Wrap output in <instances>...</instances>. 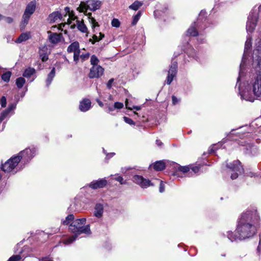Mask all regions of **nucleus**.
<instances>
[{
    "label": "nucleus",
    "mask_w": 261,
    "mask_h": 261,
    "mask_svg": "<svg viewBox=\"0 0 261 261\" xmlns=\"http://www.w3.org/2000/svg\"><path fill=\"white\" fill-rule=\"evenodd\" d=\"M74 219V217L73 214L68 215L65 218L64 220L62 221V224L65 225H67L70 224L71 222L73 221Z\"/></svg>",
    "instance_id": "nucleus-32"
},
{
    "label": "nucleus",
    "mask_w": 261,
    "mask_h": 261,
    "mask_svg": "<svg viewBox=\"0 0 261 261\" xmlns=\"http://www.w3.org/2000/svg\"><path fill=\"white\" fill-rule=\"evenodd\" d=\"M132 180L134 183L143 189H146L154 185L149 179L145 178L142 176L139 175L133 176Z\"/></svg>",
    "instance_id": "nucleus-12"
},
{
    "label": "nucleus",
    "mask_w": 261,
    "mask_h": 261,
    "mask_svg": "<svg viewBox=\"0 0 261 261\" xmlns=\"http://www.w3.org/2000/svg\"><path fill=\"white\" fill-rule=\"evenodd\" d=\"M99 62V60L95 55H93L91 57L90 63L92 65V66H94L96 65H98Z\"/></svg>",
    "instance_id": "nucleus-39"
},
{
    "label": "nucleus",
    "mask_w": 261,
    "mask_h": 261,
    "mask_svg": "<svg viewBox=\"0 0 261 261\" xmlns=\"http://www.w3.org/2000/svg\"><path fill=\"white\" fill-rule=\"evenodd\" d=\"M19 162V158L14 156L11 157L4 164H2L1 168L5 172H12L13 173H15L18 170L17 165Z\"/></svg>",
    "instance_id": "nucleus-7"
},
{
    "label": "nucleus",
    "mask_w": 261,
    "mask_h": 261,
    "mask_svg": "<svg viewBox=\"0 0 261 261\" xmlns=\"http://www.w3.org/2000/svg\"><path fill=\"white\" fill-rule=\"evenodd\" d=\"M259 217L256 210H247L243 213L238 221L237 233L240 234L241 240L253 237L256 232Z\"/></svg>",
    "instance_id": "nucleus-2"
},
{
    "label": "nucleus",
    "mask_w": 261,
    "mask_h": 261,
    "mask_svg": "<svg viewBox=\"0 0 261 261\" xmlns=\"http://www.w3.org/2000/svg\"><path fill=\"white\" fill-rule=\"evenodd\" d=\"M56 74V70L55 68H53L51 71L47 75V77L46 80V85L47 87H48L51 83L53 79L55 76Z\"/></svg>",
    "instance_id": "nucleus-27"
},
{
    "label": "nucleus",
    "mask_w": 261,
    "mask_h": 261,
    "mask_svg": "<svg viewBox=\"0 0 261 261\" xmlns=\"http://www.w3.org/2000/svg\"><path fill=\"white\" fill-rule=\"evenodd\" d=\"M30 38V33H22L19 37L16 39L15 42L20 43L23 41H27Z\"/></svg>",
    "instance_id": "nucleus-28"
},
{
    "label": "nucleus",
    "mask_w": 261,
    "mask_h": 261,
    "mask_svg": "<svg viewBox=\"0 0 261 261\" xmlns=\"http://www.w3.org/2000/svg\"><path fill=\"white\" fill-rule=\"evenodd\" d=\"M3 19L8 23H11L13 22V18L10 17L4 16Z\"/></svg>",
    "instance_id": "nucleus-53"
},
{
    "label": "nucleus",
    "mask_w": 261,
    "mask_h": 261,
    "mask_svg": "<svg viewBox=\"0 0 261 261\" xmlns=\"http://www.w3.org/2000/svg\"><path fill=\"white\" fill-rule=\"evenodd\" d=\"M16 107V103H12L9 105L8 107L0 114V123L5 119L14 114V111Z\"/></svg>",
    "instance_id": "nucleus-15"
},
{
    "label": "nucleus",
    "mask_w": 261,
    "mask_h": 261,
    "mask_svg": "<svg viewBox=\"0 0 261 261\" xmlns=\"http://www.w3.org/2000/svg\"><path fill=\"white\" fill-rule=\"evenodd\" d=\"M252 69L253 79L249 84L242 83L244 71L236 86H238L239 94L242 99L251 102L261 97V41L256 43L252 55Z\"/></svg>",
    "instance_id": "nucleus-1"
},
{
    "label": "nucleus",
    "mask_w": 261,
    "mask_h": 261,
    "mask_svg": "<svg viewBox=\"0 0 261 261\" xmlns=\"http://www.w3.org/2000/svg\"><path fill=\"white\" fill-rule=\"evenodd\" d=\"M107 180L105 178H101L96 180H93L89 185V187L92 189L102 188L107 185Z\"/></svg>",
    "instance_id": "nucleus-18"
},
{
    "label": "nucleus",
    "mask_w": 261,
    "mask_h": 261,
    "mask_svg": "<svg viewBox=\"0 0 261 261\" xmlns=\"http://www.w3.org/2000/svg\"><path fill=\"white\" fill-rule=\"evenodd\" d=\"M259 17H261V5L257 9L254 8L251 10L248 17V20L246 23V31L248 35L247 37V39L245 42L244 54L240 66V72L238 77V83L241 79L243 71L245 70L246 68L248 52L252 47V39L249 34L252 33L254 30Z\"/></svg>",
    "instance_id": "nucleus-3"
},
{
    "label": "nucleus",
    "mask_w": 261,
    "mask_h": 261,
    "mask_svg": "<svg viewBox=\"0 0 261 261\" xmlns=\"http://www.w3.org/2000/svg\"><path fill=\"white\" fill-rule=\"evenodd\" d=\"M206 12L204 10H201L200 12L196 21L191 24L190 28L187 31L185 34V41L187 45L186 53L188 56L192 58L196 61L201 62V59L198 53L195 50L193 47L190 44L191 39L190 36H197L198 35V31L203 30L206 27V24H203V21L206 19Z\"/></svg>",
    "instance_id": "nucleus-4"
},
{
    "label": "nucleus",
    "mask_w": 261,
    "mask_h": 261,
    "mask_svg": "<svg viewBox=\"0 0 261 261\" xmlns=\"http://www.w3.org/2000/svg\"><path fill=\"white\" fill-rule=\"evenodd\" d=\"M91 108V102L89 99L84 98L81 100L79 105V109L81 112L88 111Z\"/></svg>",
    "instance_id": "nucleus-21"
},
{
    "label": "nucleus",
    "mask_w": 261,
    "mask_h": 261,
    "mask_svg": "<svg viewBox=\"0 0 261 261\" xmlns=\"http://www.w3.org/2000/svg\"><path fill=\"white\" fill-rule=\"evenodd\" d=\"M165 167V163L163 161H156L153 165L154 169L156 171L163 170Z\"/></svg>",
    "instance_id": "nucleus-26"
},
{
    "label": "nucleus",
    "mask_w": 261,
    "mask_h": 261,
    "mask_svg": "<svg viewBox=\"0 0 261 261\" xmlns=\"http://www.w3.org/2000/svg\"><path fill=\"white\" fill-rule=\"evenodd\" d=\"M226 236L227 238L231 241L233 242L236 241L237 240H241V238L239 237L240 234L237 233V229L236 230L235 232H233L231 231H227L226 232Z\"/></svg>",
    "instance_id": "nucleus-24"
},
{
    "label": "nucleus",
    "mask_w": 261,
    "mask_h": 261,
    "mask_svg": "<svg viewBox=\"0 0 261 261\" xmlns=\"http://www.w3.org/2000/svg\"><path fill=\"white\" fill-rule=\"evenodd\" d=\"M37 65H38V69L39 70H41L42 69V65L41 64V63L40 62H37Z\"/></svg>",
    "instance_id": "nucleus-64"
},
{
    "label": "nucleus",
    "mask_w": 261,
    "mask_h": 261,
    "mask_svg": "<svg viewBox=\"0 0 261 261\" xmlns=\"http://www.w3.org/2000/svg\"><path fill=\"white\" fill-rule=\"evenodd\" d=\"M77 237V236L74 234L71 237L63 240V243L65 245H69L76 240Z\"/></svg>",
    "instance_id": "nucleus-33"
},
{
    "label": "nucleus",
    "mask_w": 261,
    "mask_h": 261,
    "mask_svg": "<svg viewBox=\"0 0 261 261\" xmlns=\"http://www.w3.org/2000/svg\"><path fill=\"white\" fill-rule=\"evenodd\" d=\"M86 222V219L85 218L76 219L70 224L69 229L71 232L77 236L81 233L90 234L91 231L90 225H85Z\"/></svg>",
    "instance_id": "nucleus-5"
},
{
    "label": "nucleus",
    "mask_w": 261,
    "mask_h": 261,
    "mask_svg": "<svg viewBox=\"0 0 261 261\" xmlns=\"http://www.w3.org/2000/svg\"><path fill=\"white\" fill-rule=\"evenodd\" d=\"M103 213V206L102 204L100 203H97L94 207V216L98 218H100L102 216Z\"/></svg>",
    "instance_id": "nucleus-22"
},
{
    "label": "nucleus",
    "mask_w": 261,
    "mask_h": 261,
    "mask_svg": "<svg viewBox=\"0 0 261 261\" xmlns=\"http://www.w3.org/2000/svg\"><path fill=\"white\" fill-rule=\"evenodd\" d=\"M0 105L2 108H5L7 105V100L5 96H3L0 99Z\"/></svg>",
    "instance_id": "nucleus-45"
},
{
    "label": "nucleus",
    "mask_w": 261,
    "mask_h": 261,
    "mask_svg": "<svg viewBox=\"0 0 261 261\" xmlns=\"http://www.w3.org/2000/svg\"><path fill=\"white\" fill-rule=\"evenodd\" d=\"M197 40L199 43H203L206 42L205 37L203 35H199L197 38Z\"/></svg>",
    "instance_id": "nucleus-49"
},
{
    "label": "nucleus",
    "mask_w": 261,
    "mask_h": 261,
    "mask_svg": "<svg viewBox=\"0 0 261 261\" xmlns=\"http://www.w3.org/2000/svg\"><path fill=\"white\" fill-rule=\"evenodd\" d=\"M177 63L176 61H172L170 66L168 74L166 81L167 85H170L172 82L173 78L177 73Z\"/></svg>",
    "instance_id": "nucleus-14"
},
{
    "label": "nucleus",
    "mask_w": 261,
    "mask_h": 261,
    "mask_svg": "<svg viewBox=\"0 0 261 261\" xmlns=\"http://www.w3.org/2000/svg\"><path fill=\"white\" fill-rule=\"evenodd\" d=\"M126 108L129 110H132L133 107H130V105H129L128 100L126 99L125 102Z\"/></svg>",
    "instance_id": "nucleus-58"
},
{
    "label": "nucleus",
    "mask_w": 261,
    "mask_h": 261,
    "mask_svg": "<svg viewBox=\"0 0 261 261\" xmlns=\"http://www.w3.org/2000/svg\"><path fill=\"white\" fill-rule=\"evenodd\" d=\"M101 2L98 1H88L87 3L81 4L77 8L80 12L85 13L87 10L95 11L100 8Z\"/></svg>",
    "instance_id": "nucleus-10"
},
{
    "label": "nucleus",
    "mask_w": 261,
    "mask_h": 261,
    "mask_svg": "<svg viewBox=\"0 0 261 261\" xmlns=\"http://www.w3.org/2000/svg\"><path fill=\"white\" fill-rule=\"evenodd\" d=\"M156 144L159 146V147H161L163 145V143L162 142V141L160 140H156Z\"/></svg>",
    "instance_id": "nucleus-60"
},
{
    "label": "nucleus",
    "mask_w": 261,
    "mask_h": 261,
    "mask_svg": "<svg viewBox=\"0 0 261 261\" xmlns=\"http://www.w3.org/2000/svg\"><path fill=\"white\" fill-rule=\"evenodd\" d=\"M180 101V99L177 98L175 96H172V103L173 105L179 104Z\"/></svg>",
    "instance_id": "nucleus-44"
},
{
    "label": "nucleus",
    "mask_w": 261,
    "mask_h": 261,
    "mask_svg": "<svg viewBox=\"0 0 261 261\" xmlns=\"http://www.w3.org/2000/svg\"><path fill=\"white\" fill-rule=\"evenodd\" d=\"M36 1H32L26 7L20 27L21 30H23L25 25L28 23L31 16L33 14L36 9Z\"/></svg>",
    "instance_id": "nucleus-9"
},
{
    "label": "nucleus",
    "mask_w": 261,
    "mask_h": 261,
    "mask_svg": "<svg viewBox=\"0 0 261 261\" xmlns=\"http://www.w3.org/2000/svg\"><path fill=\"white\" fill-rule=\"evenodd\" d=\"M123 120L126 123H127L128 124H130V125H134L135 124L134 121L130 118L124 116V117H123Z\"/></svg>",
    "instance_id": "nucleus-47"
},
{
    "label": "nucleus",
    "mask_w": 261,
    "mask_h": 261,
    "mask_svg": "<svg viewBox=\"0 0 261 261\" xmlns=\"http://www.w3.org/2000/svg\"><path fill=\"white\" fill-rule=\"evenodd\" d=\"M90 54L89 53H87L85 54H82L80 56L81 58H82L83 60H85L87 59L89 57Z\"/></svg>",
    "instance_id": "nucleus-54"
},
{
    "label": "nucleus",
    "mask_w": 261,
    "mask_h": 261,
    "mask_svg": "<svg viewBox=\"0 0 261 261\" xmlns=\"http://www.w3.org/2000/svg\"><path fill=\"white\" fill-rule=\"evenodd\" d=\"M111 24L114 27L118 28L120 26V22L118 19L114 18L112 20Z\"/></svg>",
    "instance_id": "nucleus-46"
},
{
    "label": "nucleus",
    "mask_w": 261,
    "mask_h": 261,
    "mask_svg": "<svg viewBox=\"0 0 261 261\" xmlns=\"http://www.w3.org/2000/svg\"><path fill=\"white\" fill-rule=\"evenodd\" d=\"M115 154V153L114 152H111V153H108V154H107L106 159L109 160L110 158H112Z\"/></svg>",
    "instance_id": "nucleus-56"
},
{
    "label": "nucleus",
    "mask_w": 261,
    "mask_h": 261,
    "mask_svg": "<svg viewBox=\"0 0 261 261\" xmlns=\"http://www.w3.org/2000/svg\"><path fill=\"white\" fill-rule=\"evenodd\" d=\"M39 261H54L53 259L47 258L46 257H42L39 259Z\"/></svg>",
    "instance_id": "nucleus-59"
},
{
    "label": "nucleus",
    "mask_w": 261,
    "mask_h": 261,
    "mask_svg": "<svg viewBox=\"0 0 261 261\" xmlns=\"http://www.w3.org/2000/svg\"><path fill=\"white\" fill-rule=\"evenodd\" d=\"M114 106L115 109H121L123 108L124 105H123V103L122 102H116L114 103Z\"/></svg>",
    "instance_id": "nucleus-48"
},
{
    "label": "nucleus",
    "mask_w": 261,
    "mask_h": 261,
    "mask_svg": "<svg viewBox=\"0 0 261 261\" xmlns=\"http://www.w3.org/2000/svg\"><path fill=\"white\" fill-rule=\"evenodd\" d=\"M25 83V79L22 77H18L16 80V84L19 89L21 88Z\"/></svg>",
    "instance_id": "nucleus-37"
},
{
    "label": "nucleus",
    "mask_w": 261,
    "mask_h": 261,
    "mask_svg": "<svg viewBox=\"0 0 261 261\" xmlns=\"http://www.w3.org/2000/svg\"><path fill=\"white\" fill-rule=\"evenodd\" d=\"M114 179L120 182L121 185H125L126 184V180H124L123 177L121 176H116Z\"/></svg>",
    "instance_id": "nucleus-43"
},
{
    "label": "nucleus",
    "mask_w": 261,
    "mask_h": 261,
    "mask_svg": "<svg viewBox=\"0 0 261 261\" xmlns=\"http://www.w3.org/2000/svg\"><path fill=\"white\" fill-rule=\"evenodd\" d=\"M160 187H159V191L160 193H163L165 191V185L164 184L163 181H160Z\"/></svg>",
    "instance_id": "nucleus-50"
},
{
    "label": "nucleus",
    "mask_w": 261,
    "mask_h": 261,
    "mask_svg": "<svg viewBox=\"0 0 261 261\" xmlns=\"http://www.w3.org/2000/svg\"><path fill=\"white\" fill-rule=\"evenodd\" d=\"M80 48L79 43L77 41L72 42L67 48L69 53H73Z\"/></svg>",
    "instance_id": "nucleus-29"
},
{
    "label": "nucleus",
    "mask_w": 261,
    "mask_h": 261,
    "mask_svg": "<svg viewBox=\"0 0 261 261\" xmlns=\"http://www.w3.org/2000/svg\"><path fill=\"white\" fill-rule=\"evenodd\" d=\"M175 167L177 168V171L174 173L173 175L174 176L182 177V176L179 175V172H181L183 174H187L188 176H191L190 174V168L189 166H181L178 164H176Z\"/></svg>",
    "instance_id": "nucleus-20"
},
{
    "label": "nucleus",
    "mask_w": 261,
    "mask_h": 261,
    "mask_svg": "<svg viewBox=\"0 0 261 261\" xmlns=\"http://www.w3.org/2000/svg\"><path fill=\"white\" fill-rule=\"evenodd\" d=\"M228 173L230 174L232 179H236L239 175L243 172L244 169L239 160L234 161L231 163H227L226 165Z\"/></svg>",
    "instance_id": "nucleus-6"
},
{
    "label": "nucleus",
    "mask_w": 261,
    "mask_h": 261,
    "mask_svg": "<svg viewBox=\"0 0 261 261\" xmlns=\"http://www.w3.org/2000/svg\"><path fill=\"white\" fill-rule=\"evenodd\" d=\"M61 18L62 15L61 13L58 11L52 13L48 16V20L51 23L55 22L57 20L61 19Z\"/></svg>",
    "instance_id": "nucleus-25"
},
{
    "label": "nucleus",
    "mask_w": 261,
    "mask_h": 261,
    "mask_svg": "<svg viewBox=\"0 0 261 261\" xmlns=\"http://www.w3.org/2000/svg\"><path fill=\"white\" fill-rule=\"evenodd\" d=\"M168 11V8L166 6H165L164 8H162V9L159 10H156L154 11V15L155 17L158 16H161L162 14H166L167 13Z\"/></svg>",
    "instance_id": "nucleus-35"
},
{
    "label": "nucleus",
    "mask_w": 261,
    "mask_h": 261,
    "mask_svg": "<svg viewBox=\"0 0 261 261\" xmlns=\"http://www.w3.org/2000/svg\"><path fill=\"white\" fill-rule=\"evenodd\" d=\"M217 145H213L208 150L209 153L214 152L217 149Z\"/></svg>",
    "instance_id": "nucleus-51"
},
{
    "label": "nucleus",
    "mask_w": 261,
    "mask_h": 261,
    "mask_svg": "<svg viewBox=\"0 0 261 261\" xmlns=\"http://www.w3.org/2000/svg\"><path fill=\"white\" fill-rule=\"evenodd\" d=\"M244 143L245 142L243 141L238 143L239 145L245 146L244 151L246 154L251 156H255L259 154V149L256 145L250 143L244 144Z\"/></svg>",
    "instance_id": "nucleus-11"
},
{
    "label": "nucleus",
    "mask_w": 261,
    "mask_h": 261,
    "mask_svg": "<svg viewBox=\"0 0 261 261\" xmlns=\"http://www.w3.org/2000/svg\"><path fill=\"white\" fill-rule=\"evenodd\" d=\"M28 249L29 247L28 246H24L23 248L20 251V254L12 255L7 261H20L27 256L30 255V253H25Z\"/></svg>",
    "instance_id": "nucleus-16"
},
{
    "label": "nucleus",
    "mask_w": 261,
    "mask_h": 261,
    "mask_svg": "<svg viewBox=\"0 0 261 261\" xmlns=\"http://www.w3.org/2000/svg\"><path fill=\"white\" fill-rule=\"evenodd\" d=\"M114 81L113 79H111L107 84V86L108 89H111L112 87V84Z\"/></svg>",
    "instance_id": "nucleus-55"
},
{
    "label": "nucleus",
    "mask_w": 261,
    "mask_h": 261,
    "mask_svg": "<svg viewBox=\"0 0 261 261\" xmlns=\"http://www.w3.org/2000/svg\"><path fill=\"white\" fill-rule=\"evenodd\" d=\"M80 52L81 51L80 48L77 50L75 51L74 52H73V60L76 63H77V62L79 60V57L81 56Z\"/></svg>",
    "instance_id": "nucleus-42"
},
{
    "label": "nucleus",
    "mask_w": 261,
    "mask_h": 261,
    "mask_svg": "<svg viewBox=\"0 0 261 261\" xmlns=\"http://www.w3.org/2000/svg\"><path fill=\"white\" fill-rule=\"evenodd\" d=\"M37 149L35 147H29L20 151L16 157H18L20 162L23 164L29 163L36 155Z\"/></svg>",
    "instance_id": "nucleus-8"
},
{
    "label": "nucleus",
    "mask_w": 261,
    "mask_h": 261,
    "mask_svg": "<svg viewBox=\"0 0 261 261\" xmlns=\"http://www.w3.org/2000/svg\"><path fill=\"white\" fill-rule=\"evenodd\" d=\"M199 167L198 166H194L192 168H190V174L191 176H192L193 175L197 173L199 171Z\"/></svg>",
    "instance_id": "nucleus-41"
},
{
    "label": "nucleus",
    "mask_w": 261,
    "mask_h": 261,
    "mask_svg": "<svg viewBox=\"0 0 261 261\" xmlns=\"http://www.w3.org/2000/svg\"><path fill=\"white\" fill-rule=\"evenodd\" d=\"M96 101L100 107H102L103 106V102L101 100H100L99 99H96Z\"/></svg>",
    "instance_id": "nucleus-61"
},
{
    "label": "nucleus",
    "mask_w": 261,
    "mask_h": 261,
    "mask_svg": "<svg viewBox=\"0 0 261 261\" xmlns=\"http://www.w3.org/2000/svg\"><path fill=\"white\" fill-rule=\"evenodd\" d=\"M11 76V72L10 71H7L2 74V79L5 82H8L10 81Z\"/></svg>",
    "instance_id": "nucleus-38"
},
{
    "label": "nucleus",
    "mask_w": 261,
    "mask_h": 261,
    "mask_svg": "<svg viewBox=\"0 0 261 261\" xmlns=\"http://www.w3.org/2000/svg\"><path fill=\"white\" fill-rule=\"evenodd\" d=\"M108 112L110 113L111 112L115 110L114 106H111L110 105H108L107 106Z\"/></svg>",
    "instance_id": "nucleus-57"
},
{
    "label": "nucleus",
    "mask_w": 261,
    "mask_h": 261,
    "mask_svg": "<svg viewBox=\"0 0 261 261\" xmlns=\"http://www.w3.org/2000/svg\"><path fill=\"white\" fill-rule=\"evenodd\" d=\"M142 5H143V3L139 2L138 1H136L131 5H130L129 6V9L135 10V11H137Z\"/></svg>",
    "instance_id": "nucleus-30"
},
{
    "label": "nucleus",
    "mask_w": 261,
    "mask_h": 261,
    "mask_svg": "<svg viewBox=\"0 0 261 261\" xmlns=\"http://www.w3.org/2000/svg\"><path fill=\"white\" fill-rule=\"evenodd\" d=\"M141 107L140 106H133V109H135L136 111H139L140 110H141Z\"/></svg>",
    "instance_id": "nucleus-62"
},
{
    "label": "nucleus",
    "mask_w": 261,
    "mask_h": 261,
    "mask_svg": "<svg viewBox=\"0 0 261 261\" xmlns=\"http://www.w3.org/2000/svg\"><path fill=\"white\" fill-rule=\"evenodd\" d=\"M49 54L50 51L46 45L39 47L38 54L42 62H45L48 60Z\"/></svg>",
    "instance_id": "nucleus-17"
},
{
    "label": "nucleus",
    "mask_w": 261,
    "mask_h": 261,
    "mask_svg": "<svg viewBox=\"0 0 261 261\" xmlns=\"http://www.w3.org/2000/svg\"><path fill=\"white\" fill-rule=\"evenodd\" d=\"M35 73V69L33 67H29L24 70L22 75L27 79H30L32 76H34Z\"/></svg>",
    "instance_id": "nucleus-23"
},
{
    "label": "nucleus",
    "mask_w": 261,
    "mask_h": 261,
    "mask_svg": "<svg viewBox=\"0 0 261 261\" xmlns=\"http://www.w3.org/2000/svg\"><path fill=\"white\" fill-rule=\"evenodd\" d=\"M248 176H250V177H254L255 176H256L255 174L253 173V172H249L248 174Z\"/></svg>",
    "instance_id": "nucleus-63"
},
{
    "label": "nucleus",
    "mask_w": 261,
    "mask_h": 261,
    "mask_svg": "<svg viewBox=\"0 0 261 261\" xmlns=\"http://www.w3.org/2000/svg\"><path fill=\"white\" fill-rule=\"evenodd\" d=\"M87 16L89 18V22L91 24V26L93 29L96 27H98V22L93 17H92V14L91 13L87 14Z\"/></svg>",
    "instance_id": "nucleus-34"
},
{
    "label": "nucleus",
    "mask_w": 261,
    "mask_h": 261,
    "mask_svg": "<svg viewBox=\"0 0 261 261\" xmlns=\"http://www.w3.org/2000/svg\"><path fill=\"white\" fill-rule=\"evenodd\" d=\"M47 33L49 34L48 36V40L52 44H56L59 43L63 38L62 34L52 33L50 31H48Z\"/></svg>",
    "instance_id": "nucleus-19"
},
{
    "label": "nucleus",
    "mask_w": 261,
    "mask_h": 261,
    "mask_svg": "<svg viewBox=\"0 0 261 261\" xmlns=\"http://www.w3.org/2000/svg\"><path fill=\"white\" fill-rule=\"evenodd\" d=\"M142 15V12L141 11H139L138 12L137 14L135 15L133 17V21H132V24L135 25L138 22V20H139L141 16Z\"/></svg>",
    "instance_id": "nucleus-40"
},
{
    "label": "nucleus",
    "mask_w": 261,
    "mask_h": 261,
    "mask_svg": "<svg viewBox=\"0 0 261 261\" xmlns=\"http://www.w3.org/2000/svg\"><path fill=\"white\" fill-rule=\"evenodd\" d=\"M257 252L259 254H261V233L259 234V241L257 247Z\"/></svg>",
    "instance_id": "nucleus-52"
},
{
    "label": "nucleus",
    "mask_w": 261,
    "mask_h": 261,
    "mask_svg": "<svg viewBox=\"0 0 261 261\" xmlns=\"http://www.w3.org/2000/svg\"><path fill=\"white\" fill-rule=\"evenodd\" d=\"M104 68L100 65L92 66L89 73L90 79L99 78L103 74Z\"/></svg>",
    "instance_id": "nucleus-13"
},
{
    "label": "nucleus",
    "mask_w": 261,
    "mask_h": 261,
    "mask_svg": "<svg viewBox=\"0 0 261 261\" xmlns=\"http://www.w3.org/2000/svg\"><path fill=\"white\" fill-rule=\"evenodd\" d=\"M76 25L77 28L79 31L83 33H85L87 31V28L85 24L84 23L83 21H80L79 20H76Z\"/></svg>",
    "instance_id": "nucleus-31"
},
{
    "label": "nucleus",
    "mask_w": 261,
    "mask_h": 261,
    "mask_svg": "<svg viewBox=\"0 0 261 261\" xmlns=\"http://www.w3.org/2000/svg\"><path fill=\"white\" fill-rule=\"evenodd\" d=\"M99 36L94 35L92 39H90V41L91 42L92 44H94L96 42L99 41L100 40L102 39L105 36L104 34L101 33H99Z\"/></svg>",
    "instance_id": "nucleus-36"
}]
</instances>
